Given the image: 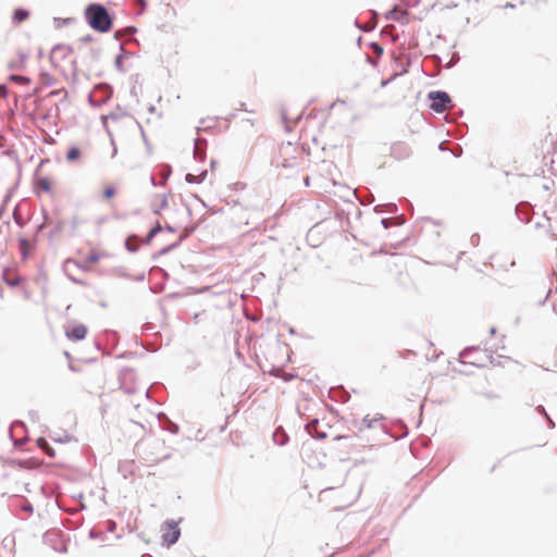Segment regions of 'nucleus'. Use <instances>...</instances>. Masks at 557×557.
<instances>
[{"instance_id": "nucleus-6", "label": "nucleus", "mask_w": 557, "mask_h": 557, "mask_svg": "<svg viewBox=\"0 0 557 557\" xmlns=\"http://www.w3.org/2000/svg\"><path fill=\"white\" fill-rule=\"evenodd\" d=\"M101 258V255L100 253H97V252H94L91 255H89L86 260H85V264H79L78 262L72 260V259H67L65 262H64V270L67 271L69 267L71 264H73L74 267L76 268H79L84 271H87L88 270V267L87 264L89 263H95V262H98Z\"/></svg>"}, {"instance_id": "nucleus-36", "label": "nucleus", "mask_w": 557, "mask_h": 557, "mask_svg": "<svg viewBox=\"0 0 557 557\" xmlns=\"http://www.w3.org/2000/svg\"><path fill=\"white\" fill-rule=\"evenodd\" d=\"M114 195H115V188L112 186H109L103 190V197L107 199L112 198Z\"/></svg>"}, {"instance_id": "nucleus-8", "label": "nucleus", "mask_w": 557, "mask_h": 557, "mask_svg": "<svg viewBox=\"0 0 557 557\" xmlns=\"http://www.w3.org/2000/svg\"><path fill=\"white\" fill-rule=\"evenodd\" d=\"M87 334V327L84 324L75 325L71 331L66 332V337L72 341H82Z\"/></svg>"}, {"instance_id": "nucleus-1", "label": "nucleus", "mask_w": 557, "mask_h": 557, "mask_svg": "<svg viewBox=\"0 0 557 557\" xmlns=\"http://www.w3.org/2000/svg\"><path fill=\"white\" fill-rule=\"evenodd\" d=\"M84 16L87 24L96 32L108 33L112 28L113 18L102 3H89L84 10Z\"/></svg>"}, {"instance_id": "nucleus-43", "label": "nucleus", "mask_w": 557, "mask_h": 557, "mask_svg": "<svg viewBox=\"0 0 557 557\" xmlns=\"http://www.w3.org/2000/svg\"><path fill=\"white\" fill-rule=\"evenodd\" d=\"M470 243L473 245V246H478L479 243H480V235L479 234H473L470 238Z\"/></svg>"}, {"instance_id": "nucleus-35", "label": "nucleus", "mask_w": 557, "mask_h": 557, "mask_svg": "<svg viewBox=\"0 0 557 557\" xmlns=\"http://www.w3.org/2000/svg\"><path fill=\"white\" fill-rule=\"evenodd\" d=\"M70 223L73 230L72 235H74V231L83 223V221L78 216H73Z\"/></svg>"}, {"instance_id": "nucleus-60", "label": "nucleus", "mask_w": 557, "mask_h": 557, "mask_svg": "<svg viewBox=\"0 0 557 557\" xmlns=\"http://www.w3.org/2000/svg\"><path fill=\"white\" fill-rule=\"evenodd\" d=\"M446 141H442L438 146L440 150H445L446 149Z\"/></svg>"}, {"instance_id": "nucleus-22", "label": "nucleus", "mask_w": 557, "mask_h": 557, "mask_svg": "<svg viewBox=\"0 0 557 557\" xmlns=\"http://www.w3.org/2000/svg\"><path fill=\"white\" fill-rule=\"evenodd\" d=\"M119 116H120V114H119V113L111 112L108 116H102L103 124H106V120H107V119H111V120H113V121H116V120L119 119ZM104 127H106V129H107V132H108L109 136H110V137H112V134H111V132L109 131V128L107 127V125H104ZM111 144H112V146H113L112 157H115V156H116V153H117V149H116V147H115V145H114V140H113V138H111Z\"/></svg>"}, {"instance_id": "nucleus-50", "label": "nucleus", "mask_w": 557, "mask_h": 557, "mask_svg": "<svg viewBox=\"0 0 557 557\" xmlns=\"http://www.w3.org/2000/svg\"><path fill=\"white\" fill-rule=\"evenodd\" d=\"M397 211V206L395 203H389L387 212L395 213Z\"/></svg>"}, {"instance_id": "nucleus-49", "label": "nucleus", "mask_w": 557, "mask_h": 557, "mask_svg": "<svg viewBox=\"0 0 557 557\" xmlns=\"http://www.w3.org/2000/svg\"><path fill=\"white\" fill-rule=\"evenodd\" d=\"M70 440H71V437L69 435H65L64 438H55V437H53V441L58 442V443H67Z\"/></svg>"}, {"instance_id": "nucleus-4", "label": "nucleus", "mask_w": 557, "mask_h": 557, "mask_svg": "<svg viewBox=\"0 0 557 557\" xmlns=\"http://www.w3.org/2000/svg\"><path fill=\"white\" fill-rule=\"evenodd\" d=\"M165 525L168 531L162 535V543L166 547H170L178 541L181 536V530L175 521H166Z\"/></svg>"}, {"instance_id": "nucleus-3", "label": "nucleus", "mask_w": 557, "mask_h": 557, "mask_svg": "<svg viewBox=\"0 0 557 557\" xmlns=\"http://www.w3.org/2000/svg\"><path fill=\"white\" fill-rule=\"evenodd\" d=\"M430 108L436 113L444 112L451 103L450 96L443 90H433L428 94Z\"/></svg>"}, {"instance_id": "nucleus-10", "label": "nucleus", "mask_w": 557, "mask_h": 557, "mask_svg": "<svg viewBox=\"0 0 557 557\" xmlns=\"http://www.w3.org/2000/svg\"><path fill=\"white\" fill-rule=\"evenodd\" d=\"M407 14V11L400 9L398 5H394L389 11L385 13L384 16L386 20L403 22Z\"/></svg>"}, {"instance_id": "nucleus-55", "label": "nucleus", "mask_w": 557, "mask_h": 557, "mask_svg": "<svg viewBox=\"0 0 557 557\" xmlns=\"http://www.w3.org/2000/svg\"><path fill=\"white\" fill-rule=\"evenodd\" d=\"M164 228H165L168 232H170V233H175V232H176L175 227H173V226H172V225H170V224H166Z\"/></svg>"}, {"instance_id": "nucleus-5", "label": "nucleus", "mask_w": 557, "mask_h": 557, "mask_svg": "<svg viewBox=\"0 0 557 557\" xmlns=\"http://www.w3.org/2000/svg\"><path fill=\"white\" fill-rule=\"evenodd\" d=\"M111 274L113 276H116V277H123V278H127V280H133V281H136V282H141L145 280V273H140V274H137V275H131L128 272H127V269L125 267H114L110 270Z\"/></svg>"}, {"instance_id": "nucleus-51", "label": "nucleus", "mask_w": 557, "mask_h": 557, "mask_svg": "<svg viewBox=\"0 0 557 557\" xmlns=\"http://www.w3.org/2000/svg\"><path fill=\"white\" fill-rule=\"evenodd\" d=\"M135 1H136V4L141 8V10H144L147 5L146 0H135Z\"/></svg>"}, {"instance_id": "nucleus-15", "label": "nucleus", "mask_w": 557, "mask_h": 557, "mask_svg": "<svg viewBox=\"0 0 557 557\" xmlns=\"http://www.w3.org/2000/svg\"><path fill=\"white\" fill-rule=\"evenodd\" d=\"M29 17V11L24 8L15 9L12 20L14 23L20 24Z\"/></svg>"}, {"instance_id": "nucleus-25", "label": "nucleus", "mask_w": 557, "mask_h": 557, "mask_svg": "<svg viewBox=\"0 0 557 557\" xmlns=\"http://www.w3.org/2000/svg\"><path fill=\"white\" fill-rule=\"evenodd\" d=\"M381 419L382 417H380L379 419H370L369 416H366L360 422L359 430L362 431L363 429H372L374 428L375 423Z\"/></svg>"}, {"instance_id": "nucleus-38", "label": "nucleus", "mask_w": 557, "mask_h": 557, "mask_svg": "<svg viewBox=\"0 0 557 557\" xmlns=\"http://www.w3.org/2000/svg\"><path fill=\"white\" fill-rule=\"evenodd\" d=\"M13 218H14V221L17 225L22 226L23 225V220L22 218L20 216L18 212H17V208L14 209V212H13Z\"/></svg>"}, {"instance_id": "nucleus-31", "label": "nucleus", "mask_w": 557, "mask_h": 557, "mask_svg": "<svg viewBox=\"0 0 557 557\" xmlns=\"http://www.w3.org/2000/svg\"><path fill=\"white\" fill-rule=\"evenodd\" d=\"M123 60H124V57L123 54H117L115 57V60H114V65H115V69L120 72H124V67H123Z\"/></svg>"}, {"instance_id": "nucleus-45", "label": "nucleus", "mask_w": 557, "mask_h": 557, "mask_svg": "<svg viewBox=\"0 0 557 557\" xmlns=\"http://www.w3.org/2000/svg\"><path fill=\"white\" fill-rule=\"evenodd\" d=\"M169 431L173 434H176L178 432V425L173 422H170Z\"/></svg>"}, {"instance_id": "nucleus-14", "label": "nucleus", "mask_w": 557, "mask_h": 557, "mask_svg": "<svg viewBox=\"0 0 557 557\" xmlns=\"http://www.w3.org/2000/svg\"><path fill=\"white\" fill-rule=\"evenodd\" d=\"M273 441L278 446H284L288 442V435L282 428H277L273 433Z\"/></svg>"}, {"instance_id": "nucleus-27", "label": "nucleus", "mask_w": 557, "mask_h": 557, "mask_svg": "<svg viewBox=\"0 0 557 557\" xmlns=\"http://www.w3.org/2000/svg\"><path fill=\"white\" fill-rule=\"evenodd\" d=\"M81 157V150L77 147H72L66 153V160L69 162L76 161Z\"/></svg>"}, {"instance_id": "nucleus-42", "label": "nucleus", "mask_w": 557, "mask_h": 557, "mask_svg": "<svg viewBox=\"0 0 557 557\" xmlns=\"http://www.w3.org/2000/svg\"><path fill=\"white\" fill-rule=\"evenodd\" d=\"M67 277L69 280H71L73 283L77 284V285H85V282L83 280H79L75 276H72L71 274L67 273Z\"/></svg>"}, {"instance_id": "nucleus-23", "label": "nucleus", "mask_w": 557, "mask_h": 557, "mask_svg": "<svg viewBox=\"0 0 557 557\" xmlns=\"http://www.w3.org/2000/svg\"><path fill=\"white\" fill-rule=\"evenodd\" d=\"M187 236H188V232H187V233H185L184 235H182L177 242H175V243H173V244H171V245H168V246L163 247V248L159 251V253H158V255H160V256L168 255L169 252H171L172 250H174L175 248H177V247L181 245V243H182V242H183Z\"/></svg>"}, {"instance_id": "nucleus-16", "label": "nucleus", "mask_w": 557, "mask_h": 557, "mask_svg": "<svg viewBox=\"0 0 557 557\" xmlns=\"http://www.w3.org/2000/svg\"><path fill=\"white\" fill-rule=\"evenodd\" d=\"M163 226L157 222L153 227L147 233L146 237L144 238L143 243L146 245H149L151 240L160 233L162 232Z\"/></svg>"}, {"instance_id": "nucleus-53", "label": "nucleus", "mask_w": 557, "mask_h": 557, "mask_svg": "<svg viewBox=\"0 0 557 557\" xmlns=\"http://www.w3.org/2000/svg\"><path fill=\"white\" fill-rule=\"evenodd\" d=\"M92 37L90 35L84 36L81 38L82 42H89L91 41Z\"/></svg>"}, {"instance_id": "nucleus-9", "label": "nucleus", "mask_w": 557, "mask_h": 557, "mask_svg": "<svg viewBox=\"0 0 557 557\" xmlns=\"http://www.w3.org/2000/svg\"><path fill=\"white\" fill-rule=\"evenodd\" d=\"M206 145L207 140L203 138H196L194 140V157L195 159H198L199 161H202L206 157Z\"/></svg>"}, {"instance_id": "nucleus-47", "label": "nucleus", "mask_w": 557, "mask_h": 557, "mask_svg": "<svg viewBox=\"0 0 557 557\" xmlns=\"http://www.w3.org/2000/svg\"><path fill=\"white\" fill-rule=\"evenodd\" d=\"M58 50H71L70 47H66V46H63V45H55L52 49L53 52L58 51Z\"/></svg>"}, {"instance_id": "nucleus-20", "label": "nucleus", "mask_w": 557, "mask_h": 557, "mask_svg": "<svg viewBox=\"0 0 557 557\" xmlns=\"http://www.w3.org/2000/svg\"><path fill=\"white\" fill-rule=\"evenodd\" d=\"M207 174H208L207 171H202L199 175H194L191 173H187L185 175V181L189 184H200L206 180Z\"/></svg>"}, {"instance_id": "nucleus-34", "label": "nucleus", "mask_w": 557, "mask_h": 557, "mask_svg": "<svg viewBox=\"0 0 557 557\" xmlns=\"http://www.w3.org/2000/svg\"><path fill=\"white\" fill-rule=\"evenodd\" d=\"M171 173H172V169H171V166H170V165H165V166L162 169V171H161V175H162V180H163V182H166V181L169 180V177H170Z\"/></svg>"}, {"instance_id": "nucleus-13", "label": "nucleus", "mask_w": 557, "mask_h": 557, "mask_svg": "<svg viewBox=\"0 0 557 557\" xmlns=\"http://www.w3.org/2000/svg\"><path fill=\"white\" fill-rule=\"evenodd\" d=\"M136 32H137V28L135 26H126L122 29L115 30L114 38L116 40H120L124 37L129 38V37L134 36L136 34Z\"/></svg>"}, {"instance_id": "nucleus-48", "label": "nucleus", "mask_w": 557, "mask_h": 557, "mask_svg": "<svg viewBox=\"0 0 557 557\" xmlns=\"http://www.w3.org/2000/svg\"><path fill=\"white\" fill-rule=\"evenodd\" d=\"M546 421H547V424H548V428L549 429H554L555 428V422L553 421V419L548 416L545 417Z\"/></svg>"}, {"instance_id": "nucleus-17", "label": "nucleus", "mask_w": 557, "mask_h": 557, "mask_svg": "<svg viewBox=\"0 0 557 557\" xmlns=\"http://www.w3.org/2000/svg\"><path fill=\"white\" fill-rule=\"evenodd\" d=\"M37 446L45 451V454L49 457H54V449L50 446L48 441L45 437H39L37 440Z\"/></svg>"}, {"instance_id": "nucleus-62", "label": "nucleus", "mask_w": 557, "mask_h": 557, "mask_svg": "<svg viewBox=\"0 0 557 557\" xmlns=\"http://www.w3.org/2000/svg\"><path fill=\"white\" fill-rule=\"evenodd\" d=\"M495 333H496V327H491V330H490V334H491V335H495Z\"/></svg>"}, {"instance_id": "nucleus-19", "label": "nucleus", "mask_w": 557, "mask_h": 557, "mask_svg": "<svg viewBox=\"0 0 557 557\" xmlns=\"http://www.w3.org/2000/svg\"><path fill=\"white\" fill-rule=\"evenodd\" d=\"M100 54H101V48H99V47H89L88 50L86 51L85 58L89 62H98L99 59H100Z\"/></svg>"}, {"instance_id": "nucleus-64", "label": "nucleus", "mask_w": 557, "mask_h": 557, "mask_svg": "<svg viewBox=\"0 0 557 557\" xmlns=\"http://www.w3.org/2000/svg\"><path fill=\"white\" fill-rule=\"evenodd\" d=\"M300 119H301L300 115L296 116L295 120H294V123H297Z\"/></svg>"}, {"instance_id": "nucleus-46", "label": "nucleus", "mask_w": 557, "mask_h": 557, "mask_svg": "<svg viewBox=\"0 0 557 557\" xmlns=\"http://www.w3.org/2000/svg\"><path fill=\"white\" fill-rule=\"evenodd\" d=\"M131 96L135 98L136 102L139 101L138 99V91H137V87L136 86H133L132 89H131Z\"/></svg>"}, {"instance_id": "nucleus-39", "label": "nucleus", "mask_w": 557, "mask_h": 557, "mask_svg": "<svg viewBox=\"0 0 557 557\" xmlns=\"http://www.w3.org/2000/svg\"><path fill=\"white\" fill-rule=\"evenodd\" d=\"M101 88L104 89V91H106V96H104V99H103V101H106V100H108L111 97L112 88L109 85H103V86H101Z\"/></svg>"}, {"instance_id": "nucleus-58", "label": "nucleus", "mask_w": 557, "mask_h": 557, "mask_svg": "<svg viewBox=\"0 0 557 557\" xmlns=\"http://www.w3.org/2000/svg\"><path fill=\"white\" fill-rule=\"evenodd\" d=\"M374 211H375L376 213H382V212H383L382 206H376V207L374 208Z\"/></svg>"}, {"instance_id": "nucleus-33", "label": "nucleus", "mask_w": 557, "mask_h": 557, "mask_svg": "<svg viewBox=\"0 0 557 557\" xmlns=\"http://www.w3.org/2000/svg\"><path fill=\"white\" fill-rule=\"evenodd\" d=\"M546 220L548 221V227H547V234L552 237H555L557 239V227L554 226L552 223H550V219L549 218H546Z\"/></svg>"}, {"instance_id": "nucleus-44", "label": "nucleus", "mask_w": 557, "mask_h": 557, "mask_svg": "<svg viewBox=\"0 0 557 557\" xmlns=\"http://www.w3.org/2000/svg\"><path fill=\"white\" fill-rule=\"evenodd\" d=\"M536 412H537V413H540V414H542L544 418H545L546 416H548V413L546 412L545 408H544L542 405H539V406L536 407Z\"/></svg>"}, {"instance_id": "nucleus-63", "label": "nucleus", "mask_w": 557, "mask_h": 557, "mask_svg": "<svg viewBox=\"0 0 557 557\" xmlns=\"http://www.w3.org/2000/svg\"><path fill=\"white\" fill-rule=\"evenodd\" d=\"M342 392L339 388H330V393Z\"/></svg>"}, {"instance_id": "nucleus-40", "label": "nucleus", "mask_w": 557, "mask_h": 557, "mask_svg": "<svg viewBox=\"0 0 557 557\" xmlns=\"http://www.w3.org/2000/svg\"><path fill=\"white\" fill-rule=\"evenodd\" d=\"M382 226L387 230L392 225V219L391 218H384L381 220Z\"/></svg>"}, {"instance_id": "nucleus-12", "label": "nucleus", "mask_w": 557, "mask_h": 557, "mask_svg": "<svg viewBox=\"0 0 557 557\" xmlns=\"http://www.w3.org/2000/svg\"><path fill=\"white\" fill-rule=\"evenodd\" d=\"M530 210L531 207L529 203L520 202L516 208L518 219L524 223H528L530 221Z\"/></svg>"}, {"instance_id": "nucleus-59", "label": "nucleus", "mask_w": 557, "mask_h": 557, "mask_svg": "<svg viewBox=\"0 0 557 557\" xmlns=\"http://www.w3.org/2000/svg\"><path fill=\"white\" fill-rule=\"evenodd\" d=\"M348 398H349V395H348L346 392H343V398H342V400H343V401H347V400H348Z\"/></svg>"}, {"instance_id": "nucleus-26", "label": "nucleus", "mask_w": 557, "mask_h": 557, "mask_svg": "<svg viewBox=\"0 0 557 557\" xmlns=\"http://www.w3.org/2000/svg\"><path fill=\"white\" fill-rule=\"evenodd\" d=\"M9 81L16 83L18 85H28L32 82V79L28 76H23V75H17V74H11L9 76Z\"/></svg>"}, {"instance_id": "nucleus-54", "label": "nucleus", "mask_w": 557, "mask_h": 557, "mask_svg": "<svg viewBox=\"0 0 557 557\" xmlns=\"http://www.w3.org/2000/svg\"><path fill=\"white\" fill-rule=\"evenodd\" d=\"M461 153H462V149H461V147H458V148H457V150H454V151H453V154H454L455 157H460V156H461Z\"/></svg>"}, {"instance_id": "nucleus-56", "label": "nucleus", "mask_w": 557, "mask_h": 557, "mask_svg": "<svg viewBox=\"0 0 557 557\" xmlns=\"http://www.w3.org/2000/svg\"><path fill=\"white\" fill-rule=\"evenodd\" d=\"M7 283L10 286H16L20 283V281L18 280H11V281H8Z\"/></svg>"}, {"instance_id": "nucleus-37", "label": "nucleus", "mask_w": 557, "mask_h": 557, "mask_svg": "<svg viewBox=\"0 0 557 557\" xmlns=\"http://www.w3.org/2000/svg\"><path fill=\"white\" fill-rule=\"evenodd\" d=\"M355 24H356V26H357L358 28H360L362 32H366V33H367V32H370V30H372V29L374 28V25H372V24H367V25L362 26V25H360V24L358 23V21H356V22H355Z\"/></svg>"}, {"instance_id": "nucleus-24", "label": "nucleus", "mask_w": 557, "mask_h": 557, "mask_svg": "<svg viewBox=\"0 0 557 557\" xmlns=\"http://www.w3.org/2000/svg\"><path fill=\"white\" fill-rule=\"evenodd\" d=\"M168 206V195H162L160 203L158 206L152 205L151 209L156 215H160L161 211L164 210Z\"/></svg>"}, {"instance_id": "nucleus-30", "label": "nucleus", "mask_w": 557, "mask_h": 557, "mask_svg": "<svg viewBox=\"0 0 557 557\" xmlns=\"http://www.w3.org/2000/svg\"><path fill=\"white\" fill-rule=\"evenodd\" d=\"M74 20L71 18V17H67V18H59V17H54V23L57 24V28H60L62 26H66V25H70Z\"/></svg>"}, {"instance_id": "nucleus-11", "label": "nucleus", "mask_w": 557, "mask_h": 557, "mask_svg": "<svg viewBox=\"0 0 557 557\" xmlns=\"http://www.w3.org/2000/svg\"><path fill=\"white\" fill-rule=\"evenodd\" d=\"M17 59L9 62V69L12 71H22L25 69L26 60L28 58L27 53L23 51L17 52Z\"/></svg>"}, {"instance_id": "nucleus-7", "label": "nucleus", "mask_w": 557, "mask_h": 557, "mask_svg": "<svg viewBox=\"0 0 557 557\" xmlns=\"http://www.w3.org/2000/svg\"><path fill=\"white\" fill-rule=\"evenodd\" d=\"M318 425H319V420L311 419L306 424V430L311 437L317 438V440H323L326 437V433L324 431H319Z\"/></svg>"}, {"instance_id": "nucleus-21", "label": "nucleus", "mask_w": 557, "mask_h": 557, "mask_svg": "<svg viewBox=\"0 0 557 557\" xmlns=\"http://www.w3.org/2000/svg\"><path fill=\"white\" fill-rule=\"evenodd\" d=\"M35 188L48 193L51 190V183L47 177H38L35 181Z\"/></svg>"}, {"instance_id": "nucleus-28", "label": "nucleus", "mask_w": 557, "mask_h": 557, "mask_svg": "<svg viewBox=\"0 0 557 557\" xmlns=\"http://www.w3.org/2000/svg\"><path fill=\"white\" fill-rule=\"evenodd\" d=\"M18 500H22V504L20 505V509L23 511H26L28 513H32L34 511V507L30 502H28L25 498H17Z\"/></svg>"}, {"instance_id": "nucleus-57", "label": "nucleus", "mask_w": 557, "mask_h": 557, "mask_svg": "<svg viewBox=\"0 0 557 557\" xmlns=\"http://www.w3.org/2000/svg\"><path fill=\"white\" fill-rule=\"evenodd\" d=\"M216 164H218V161H216V160H211V161H210V168H211V169H214V168L216 166Z\"/></svg>"}, {"instance_id": "nucleus-61", "label": "nucleus", "mask_w": 557, "mask_h": 557, "mask_svg": "<svg viewBox=\"0 0 557 557\" xmlns=\"http://www.w3.org/2000/svg\"><path fill=\"white\" fill-rule=\"evenodd\" d=\"M504 8H506V9H507V8L513 9V8H515V4H513V3H511V2H507V3L504 5Z\"/></svg>"}, {"instance_id": "nucleus-18", "label": "nucleus", "mask_w": 557, "mask_h": 557, "mask_svg": "<svg viewBox=\"0 0 557 557\" xmlns=\"http://www.w3.org/2000/svg\"><path fill=\"white\" fill-rule=\"evenodd\" d=\"M125 248L129 251V252H136L138 249H139V244H138V236L137 235H131L126 238L125 240Z\"/></svg>"}, {"instance_id": "nucleus-41", "label": "nucleus", "mask_w": 557, "mask_h": 557, "mask_svg": "<svg viewBox=\"0 0 557 557\" xmlns=\"http://www.w3.org/2000/svg\"><path fill=\"white\" fill-rule=\"evenodd\" d=\"M8 97V88L4 84H0V98Z\"/></svg>"}, {"instance_id": "nucleus-32", "label": "nucleus", "mask_w": 557, "mask_h": 557, "mask_svg": "<svg viewBox=\"0 0 557 557\" xmlns=\"http://www.w3.org/2000/svg\"><path fill=\"white\" fill-rule=\"evenodd\" d=\"M133 462H124L119 466V471L123 473L124 478H127V472H132L128 468L132 467Z\"/></svg>"}, {"instance_id": "nucleus-29", "label": "nucleus", "mask_w": 557, "mask_h": 557, "mask_svg": "<svg viewBox=\"0 0 557 557\" xmlns=\"http://www.w3.org/2000/svg\"><path fill=\"white\" fill-rule=\"evenodd\" d=\"M18 244H20L21 253H22L23 258H26L27 250L29 248V242L26 238H20Z\"/></svg>"}, {"instance_id": "nucleus-52", "label": "nucleus", "mask_w": 557, "mask_h": 557, "mask_svg": "<svg viewBox=\"0 0 557 557\" xmlns=\"http://www.w3.org/2000/svg\"><path fill=\"white\" fill-rule=\"evenodd\" d=\"M281 116H282L283 122L285 124H287L288 123V117H287V114H286V112L284 110H282Z\"/></svg>"}, {"instance_id": "nucleus-2", "label": "nucleus", "mask_w": 557, "mask_h": 557, "mask_svg": "<svg viewBox=\"0 0 557 557\" xmlns=\"http://www.w3.org/2000/svg\"><path fill=\"white\" fill-rule=\"evenodd\" d=\"M460 357L468 358L473 357L470 361H465V363H470L472 366L484 368L486 367V362L492 366H497L499 362H496V359L492 354L480 352L476 347H467L460 352Z\"/></svg>"}]
</instances>
